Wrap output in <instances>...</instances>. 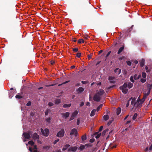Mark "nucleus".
Here are the masks:
<instances>
[{"label": "nucleus", "mask_w": 152, "mask_h": 152, "mask_svg": "<svg viewBox=\"0 0 152 152\" xmlns=\"http://www.w3.org/2000/svg\"><path fill=\"white\" fill-rule=\"evenodd\" d=\"M69 114L70 113L69 112H66L64 113H62L61 115L63 117L66 119L69 117Z\"/></svg>", "instance_id": "obj_10"}, {"label": "nucleus", "mask_w": 152, "mask_h": 152, "mask_svg": "<svg viewBox=\"0 0 152 152\" xmlns=\"http://www.w3.org/2000/svg\"><path fill=\"white\" fill-rule=\"evenodd\" d=\"M140 81H141L142 83H145L146 81V80L145 79H143V78H141V79H140Z\"/></svg>", "instance_id": "obj_42"}, {"label": "nucleus", "mask_w": 152, "mask_h": 152, "mask_svg": "<svg viewBox=\"0 0 152 152\" xmlns=\"http://www.w3.org/2000/svg\"><path fill=\"white\" fill-rule=\"evenodd\" d=\"M50 63L52 65H53L54 63V62L53 61H50Z\"/></svg>", "instance_id": "obj_63"}, {"label": "nucleus", "mask_w": 152, "mask_h": 152, "mask_svg": "<svg viewBox=\"0 0 152 152\" xmlns=\"http://www.w3.org/2000/svg\"><path fill=\"white\" fill-rule=\"evenodd\" d=\"M104 93V91L103 89H100L97 93V94L100 96L102 95Z\"/></svg>", "instance_id": "obj_12"}, {"label": "nucleus", "mask_w": 152, "mask_h": 152, "mask_svg": "<svg viewBox=\"0 0 152 152\" xmlns=\"http://www.w3.org/2000/svg\"><path fill=\"white\" fill-rule=\"evenodd\" d=\"M23 135L26 139H28L30 138V134L28 133L24 132L23 133Z\"/></svg>", "instance_id": "obj_8"}, {"label": "nucleus", "mask_w": 152, "mask_h": 152, "mask_svg": "<svg viewBox=\"0 0 152 152\" xmlns=\"http://www.w3.org/2000/svg\"><path fill=\"white\" fill-rule=\"evenodd\" d=\"M99 132H96L94 134V135L96 136L95 138L96 139L99 138L101 135V133H99Z\"/></svg>", "instance_id": "obj_15"}, {"label": "nucleus", "mask_w": 152, "mask_h": 152, "mask_svg": "<svg viewBox=\"0 0 152 152\" xmlns=\"http://www.w3.org/2000/svg\"><path fill=\"white\" fill-rule=\"evenodd\" d=\"M147 74L145 72H143L142 73V76L143 78H145L146 77Z\"/></svg>", "instance_id": "obj_27"}, {"label": "nucleus", "mask_w": 152, "mask_h": 152, "mask_svg": "<svg viewBox=\"0 0 152 152\" xmlns=\"http://www.w3.org/2000/svg\"><path fill=\"white\" fill-rule=\"evenodd\" d=\"M111 51H110L107 53V55L106 56V58H107L110 55V54L111 53Z\"/></svg>", "instance_id": "obj_56"}, {"label": "nucleus", "mask_w": 152, "mask_h": 152, "mask_svg": "<svg viewBox=\"0 0 152 152\" xmlns=\"http://www.w3.org/2000/svg\"><path fill=\"white\" fill-rule=\"evenodd\" d=\"M41 131L43 135L47 137L48 136L49 134V131L48 129H45L44 130L43 129H41Z\"/></svg>", "instance_id": "obj_2"}, {"label": "nucleus", "mask_w": 152, "mask_h": 152, "mask_svg": "<svg viewBox=\"0 0 152 152\" xmlns=\"http://www.w3.org/2000/svg\"><path fill=\"white\" fill-rule=\"evenodd\" d=\"M77 130L75 128L71 130V132L70 134L71 135L74 134L75 137H76L77 136Z\"/></svg>", "instance_id": "obj_4"}, {"label": "nucleus", "mask_w": 152, "mask_h": 152, "mask_svg": "<svg viewBox=\"0 0 152 152\" xmlns=\"http://www.w3.org/2000/svg\"><path fill=\"white\" fill-rule=\"evenodd\" d=\"M51 118V117H49L48 118H46L45 119V121L48 123H50V122Z\"/></svg>", "instance_id": "obj_36"}, {"label": "nucleus", "mask_w": 152, "mask_h": 152, "mask_svg": "<svg viewBox=\"0 0 152 152\" xmlns=\"http://www.w3.org/2000/svg\"><path fill=\"white\" fill-rule=\"evenodd\" d=\"M152 82L151 81H150L147 85V88H148V91H149L150 92V91L152 88Z\"/></svg>", "instance_id": "obj_11"}, {"label": "nucleus", "mask_w": 152, "mask_h": 152, "mask_svg": "<svg viewBox=\"0 0 152 152\" xmlns=\"http://www.w3.org/2000/svg\"><path fill=\"white\" fill-rule=\"evenodd\" d=\"M81 55V53H77L76 56L78 58H80Z\"/></svg>", "instance_id": "obj_44"}, {"label": "nucleus", "mask_w": 152, "mask_h": 152, "mask_svg": "<svg viewBox=\"0 0 152 152\" xmlns=\"http://www.w3.org/2000/svg\"><path fill=\"white\" fill-rule=\"evenodd\" d=\"M133 77L134 80H137V77L136 74H135Z\"/></svg>", "instance_id": "obj_48"}, {"label": "nucleus", "mask_w": 152, "mask_h": 152, "mask_svg": "<svg viewBox=\"0 0 152 152\" xmlns=\"http://www.w3.org/2000/svg\"><path fill=\"white\" fill-rule=\"evenodd\" d=\"M145 98L143 97V98L141 99V102H142V103L145 101Z\"/></svg>", "instance_id": "obj_53"}, {"label": "nucleus", "mask_w": 152, "mask_h": 152, "mask_svg": "<svg viewBox=\"0 0 152 152\" xmlns=\"http://www.w3.org/2000/svg\"><path fill=\"white\" fill-rule=\"evenodd\" d=\"M50 109H47L45 111V116H47L48 114V113L49 111H50Z\"/></svg>", "instance_id": "obj_32"}, {"label": "nucleus", "mask_w": 152, "mask_h": 152, "mask_svg": "<svg viewBox=\"0 0 152 152\" xmlns=\"http://www.w3.org/2000/svg\"><path fill=\"white\" fill-rule=\"evenodd\" d=\"M31 102L30 101L28 102L26 104V105L28 106H29L31 105Z\"/></svg>", "instance_id": "obj_54"}, {"label": "nucleus", "mask_w": 152, "mask_h": 152, "mask_svg": "<svg viewBox=\"0 0 152 152\" xmlns=\"http://www.w3.org/2000/svg\"><path fill=\"white\" fill-rule=\"evenodd\" d=\"M84 104V103L83 102H80V107H82L83 106Z\"/></svg>", "instance_id": "obj_58"}, {"label": "nucleus", "mask_w": 152, "mask_h": 152, "mask_svg": "<svg viewBox=\"0 0 152 152\" xmlns=\"http://www.w3.org/2000/svg\"><path fill=\"white\" fill-rule=\"evenodd\" d=\"M84 37L85 39H88L89 38V37L87 35H86Z\"/></svg>", "instance_id": "obj_57"}, {"label": "nucleus", "mask_w": 152, "mask_h": 152, "mask_svg": "<svg viewBox=\"0 0 152 152\" xmlns=\"http://www.w3.org/2000/svg\"><path fill=\"white\" fill-rule=\"evenodd\" d=\"M86 135L85 134L84 135H83L81 137V139L83 141H84L86 140Z\"/></svg>", "instance_id": "obj_29"}, {"label": "nucleus", "mask_w": 152, "mask_h": 152, "mask_svg": "<svg viewBox=\"0 0 152 152\" xmlns=\"http://www.w3.org/2000/svg\"><path fill=\"white\" fill-rule=\"evenodd\" d=\"M71 104H64L63 105V107L64 108H66V107H69L71 106Z\"/></svg>", "instance_id": "obj_26"}, {"label": "nucleus", "mask_w": 152, "mask_h": 152, "mask_svg": "<svg viewBox=\"0 0 152 152\" xmlns=\"http://www.w3.org/2000/svg\"><path fill=\"white\" fill-rule=\"evenodd\" d=\"M142 102H136V108H137L138 109L140 108L142 106Z\"/></svg>", "instance_id": "obj_13"}, {"label": "nucleus", "mask_w": 152, "mask_h": 152, "mask_svg": "<svg viewBox=\"0 0 152 152\" xmlns=\"http://www.w3.org/2000/svg\"><path fill=\"white\" fill-rule=\"evenodd\" d=\"M133 77L132 76H131L130 77V80L132 83L134 82V80L133 79Z\"/></svg>", "instance_id": "obj_40"}, {"label": "nucleus", "mask_w": 152, "mask_h": 152, "mask_svg": "<svg viewBox=\"0 0 152 152\" xmlns=\"http://www.w3.org/2000/svg\"><path fill=\"white\" fill-rule=\"evenodd\" d=\"M113 120H110L107 123V125L108 126H109L111 123L113 121Z\"/></svg>", "instance_id": "obj_41"}, {"label": "nucleus", "mask_w": 152, "mask_h": 152, "mask_svg": "<svg viewBox=\"0 0 152 152\" xmlns=\"http://www.w3.org/2000/svg\"><path fill=\"white\" fill-rule=\"evenodd\" d=\"M50 147L49 146H44L43 147V148L48 150L50 148Z\"/></svg>", "instance_id": "obj_38"}, {"label": "nucleus", "mask_w": 152, "mask_h": 152, "mask_svg": "<svg viewBox=\"0 0 152 152\" xmlns=\"http://www.w3.org/2000/svg\"><path fill=\"white\" fill-rule=\"evenodd\" d=\"M59 140V139H57V140H55L53 142V144H56L58 142Z\"/></svg>", "instance_id": "obj_45"}, {"label": "nucleus", "mask_w": 152, "mask_h": 152, "mask_svg": "<svg viewBox=\"0 0 152 152\" xmlns=\"http://www.w3.org/2000/svg\"><path fill=\"white\" fill-rule=\"evenodd\" d=\"M15 97L17 99H20L22 98L23 97L21 96L17 95L15 96Z\"/></svg>", "instance_id": "obj_39"}, {"label": "nucleus", "mask_w": 152, "mask_h": 152, "mask_svg": "<svg viewBox=\"0 0 152 152\" xmlns=\"http://www.w3.org/2000/svg\"><path fill=\"white\" fill-rule=\"evenodd\" d=\"M77 114L78 112L77 110H76L73 113L72 115H73V116H74L75 117L77 115Z\"/></svg>", "instance_id": "obj_30"}, {"label": "nucleus", "mask_w": 152, "mask_h": 152, "mask_svg": "<svg viewBox=\"0 0 152 152\" xmlns=\"http://www.w3.org/2000/svg\"><path fill=\"white\" fill-rule=\"evenodd\" d=\"M108 131H109L108 129H107L105 130H104L102 134V136H104L106 134V133L107 132H108Z\"/></svg>", "instance_id": "obj_21"}, {"label": "nucleus", "mask_w": 152, "mask_h": 152, "mask_svg": "<svg viewBox=\"0 0 152 152\" xmlns=\"http://www.w3.org/2000/svg\"><path fill=\"white\" fill-rule=\"evenodd\" d=\"M77 150V148L76 147H71L68 149L69 151H71L73 152H75Z\"/></svg>", "instance_id": "obj_16"}, {"label": "nucleus", "mask_w": 152, "mask_h": 152, "mask_svg": "<svg viewBox=\"0 0 152 152\" xmlns=\"http://www.w3.org/2000/svg\"><path fill=\"white\" fill-rule=\"evenodd\" d=\"M137 113H135L132 117L133 120H134L137 118Z\"/></svg>", "instance_id": "obj_31"}, {"label": "nucleus", "mask_w": 152, "mask_h": 152, "mask_svg": "<svg viewBox=\"0 0 152 152\" xmlns=\"http://www.w3.org/2000/svg\"><path fill=\"white\" fill-rule=\"evenodd\" d=\"M96 111V110L95 109L93 110L91 113L90 116L91 117L94 116L95 115V112Z\"/></svg>", "instance_id": "obj_19"}, {"label": "nucleus", "mask_w": 152, "mask_h": 152, "mask_svg": "<svg viewBox=\"0 0 152 152\" xmlns=\"http://www.w3.org/2000/svg\"><path fill=\"white\" fill-rule=\"evenodd\" d=\"M121 112V108L120 107H118L117 109L116 113L117 115H119Z\"/></svg>", "instance_id": "obj_23"}, {"label": "nucleus", "mask_w": 152, "mask_h": 152, "mask_svg": "<svg viewBox=\"0 0 152 152\" xmlns=\"http://www.w3.org/2000/svg\"><path fill=\"white\" fill-rule=\"evenodd\" d=\"M84 90V89L82 87H80L76 90V91L77 94L81 93Z\"/></svg>", "instance_id": "obj_6"}, {"label": "nucleus", "mask_w": 152, "mask_h": 152, "mask_svg": "<svg viewBox=\"0 0 152 152\" xmlns=\"http://www.w3.org/2000/svg\"><path fill=\"white\" fill-rule=\"evenodd\" d=\"M109 118V116L108 115H105L103 116L104 119L106 121Z\"/></svg>", "instance_id": "obj_25"}, {"label": "nucleus", "mask_w": 152, "mask_h": 152, "mask_svg": "<svg viewBox=\"0 0 152 152\" xmlns=\"http://www.w3.org/2000/svg\"><path fill=\"white\" fill-rule=\"evenodd\" d=\"M145 59H142V60L140 62V66L141 67H143L144 66L145 64Z\"/></svg>", "instance_id": "obj_17"}, {"label": "nucleus", "mask_w": 152, "mask_h": 152, "mask_svg": "<svg viewBox=\"0 0 152 152\" xmlns=\"http://www.w3.org/2000/svg\"><path fill=\"white\" fill-rule=\"evenodd\" d=\"M150 93V92L149 91H148L147 93H144V94L143 97L146 99L147 96Z\"/></svg>", "instance_id": "obj_24"}, {"label": "nucleus", "mask_w": 152, "mask_h": 152, "mask_svg": "<svg viewBox=\"0 0 152 152\" xmlns=\"http://www.w3.org/2000/svg\"><path fill=\"white\" fill-rule=\"evenodd\" d=\"M70 146V145L68 144H66L64 146V147L63 148L62 150L64 151L66 150Z\"/></svg>", "instance_id": "obj_20"}, {"label": "nucleus", "mask_w": 152, "mask_h": 152, "mask_svg": "<svg viewBox=\"0 0 152 152\" xmlns=\"http://www.w3.org/2000/svg\"><path fill=\"white\" fill-rule=\"evenodd\" d=\"M118 68H116V69H115L114 70V72H115V73H116L117 72V71H118Z\"/></svg>", "instance_id": "obj_62"}, {"label": "nucleus", "mask_w": 152, "mask_h": 152, "mask_svg": "<svg viewBox=\"0 0 152 152\" xmlns=\"http://www.w3.org/2000/svg\"><path fill=\"white\" fill-rule=\"evenodd\" d=\"M127 84L124 83L123 86L120 87V89L124 94H126L127 92L128 89L127 88Z\"/></svg>", "instance_id": "obj_1"}, {"label": "nucleus", "mask_w": 152, "mask_h": 152, "mask_svg": "<svg viewBox=\"0 0 152 152\" xmlns=\"http://www.w3.org/2000/svg\"><path fill=\"white\" fill-rule=\"evenodd\" d=\"M92 54L91 55H88V59H90L92 57Z\"/></svg>", "instance_id": "obj_61"}, {"label": "nucleus", "mask_w": 152, "mask_h": 152, "mask_svg": "<svg viewBox=\"0 0 152 152\" xmlns=\"http://www.w3.org/2000/svg\"><path fill=\"white\" fill-rule=\"evenodd\" d=\"M114 77H109L108 78V80L110 81V83H114Z\"/></svg>", "instance_id": "obj_14"}, {"label": "nucleus", "mask_w": 152, "mask_h": 152, "mask_svg": "<svg viewBox=\"0 0 152 152\" xmlns=\"http://www.w3.org/2000/svg\"><path fill=\"white\" fill-rule=\"evenodd\" d=\"M132 97H131L130 98L128 101L127 103L126 104V107H128L129 104V102L131 100Z\"/></svg>", "instance_id": "obj_34"}, {"label": "nucleus", "mask_w": 152, "mask_h": 152, "mask_svg": "<svg viewBox=\"0 0 152 152\" xmlns=\"http://www.w3.org/2000/svg\"><path fill=\"white\" fill-rule=\"evenodd\" d=\"M95 140L94 138H92L90 139L89 141L91 142H93L95 141Z\"/></svg>", "instance_id": "obj_49"}, {"label": "nucleus", "mask_w": 152, "mask_h": 152, "mask_svg": "<svg viewBox=\"0 0 152 152\" xmlns=\"http://www.w3.org/2000/svg\"><path fill=\"white\" fill-rule=\"evenodd\" d=\"M103 106V104H100L97 108L96 109V111H98Z\"/></svg>", "instance_id": "obj_33"}, {"label": "nucleus", "mask_w": 152, "mask_h": 152, "mask_svg": "<svg viewBox=\"0 0 152 152\" xmlns=\"http://www.w3.org/2000/svg\"><path fill=\"white\" fill-rule=\"evenodd\" d=\"M61 100L59 99H56L55 100V103L56 104H58L61 103Z\"/></svg>", "instance_id": "obj_28"}, {"label": "nucleus", "mask_w": 152, "mask_h": 152, "mask_svg": "<svg viewBox=\"0 0 152 152\" xmlns=\"http://www.w3.org/2000/svg\"><path fill=\"white\" fill-rule=\"evenodd\" d=\"M136 102H141V99L139 97L137 100L136 101Z\"/></svg>", "instance_id": "obj_60"}, {"label": "nucleus", "mask_w": 152, "mask_h": 152, "mask_svg": "<svg viewBox=\"0 0 152 152\" xmlns=\"http://www.w3.org/2000/svg\"><path fill=\"white\" fill-rule=\"evenodd\" d=\"M84 41L83 39H79L78 42L79 43H84Z\"/></svg>", "instance_id": "obj_35"}, {"label": "nucleus", "mask_w": 152, "mask_h": 152, "mask_svg": "<svg viewBox=\"0 0 152 152\" xmlns=\"http://www.w3.org/2000/svg\"><path fill=\"white\" fill-rule=\"evenodd\" d=\"M88 81H82L81 83L83 84H87L88 83Z\"/></svg>", "instance_id": "obj_46"}, {"label": "nucleus", "mask_w": 152, "mask_h": 152, "mask_svg": "<svg viewBox=\"0 0 152 152\" xmlns=\"http://www.w3.org/2000/svg\"><path fill=\"white\" fill-rule=\"evenodd\" d=\"M126 63L128 65L130 66L131 65L132 63L131 62L129 61H126Z\"/></svg>", "instance_id": "obj_51"}, {"label": "nucleus", "mask_w": 152, "mask_h": 152, "mask_svg": "<svg viewBox=\"0 0 152 152\" xmlns=\"http://www.w3.org/2000/svg\"><path fill=\"white\" fill-rule=\"evenodd\" d=\"M85 148L84 146L83 145H82L80 147V148L81 150H83Z\"/></svg>", "instance_id": "obj_47"}, {"label": "nucleus", "mask_w": 152, "mask_h": 152, "mask_svg": "<svg viewBox=\"0 0 152 152\" xmlns=\"http://www.w3.org/2000/svg\"><path fill=\"white\" fill-rule=\"evenodd\" d=\"M55 85V84H52L50 85H45V86L49 87V86H54Z\"/></svg>", "instance_id": "obj_59"}, {"label": "nucleus", "mask_w": 152, "mask_h": 152, "mask_svg": "<svg viewBox=\"0 0 152 152\" xmlns=\"http://www.w3.org/2000/svg\"><path fill=\"white\" fill-rule=\"evenodd\" d=\"M103 126H101L100 127L99 129V132H100L102 131V129L103 128Z\"/></svg>", "instance_id": "obj_52"}, {"label": "nucleus", "mask_w": 152, "mask_h": 152, "mask_svg": "<svg viewBox=\"0 0 152 152\" xmlns=\"http://www.w3.org/2000/svg\"><path fill=\"white\" fill-rule=\"evenodd\" d=\"M28 143L29 144L31 145H34V142L33 141L31 140V141H29L28 142Z\"/></svg>", "instance_id": "obj_37"}, {"label": "nucleus", "mask_w": 152, "mask_h": 152, "mask_svg": "<svg viewBox=\"0 0 152 152\" xmlns=\"http://www.w3.org/2000/svg\"><path fill=\"white\" fill-rule=\"evenodd\" d=\"M100 96L96 94L94 95L93 99L95 101L99 102L100 100Z\"/></svg>", "instance_id": "obj_5"}, {"label": "nucleus", "mask_w": 152, "mask_h": 152, "mask_svg": "<svg viewBox=\"0 0 152 152\" xmlns=\"http://www.w3.org/2000/svg\"><path fill=\"white\" fill-rule=\"evenodd\" d=\"M124 49V46H123L121 47L119 49L117 53L118 54H120L122 51Z\"/></svg>", "instance_id": "obj_18"}, {"label": "nucleus", "mask_w": 152, "mask_h": 152, "mask_svg": "<svg viewBox=\"0 0 152 152\" xmlns=\"http://www.w3.org/2000/svg\"><path fill=\"white\" fill-rule=\"evenodd\" d=\"M33 138L35 140H38L39 138V135L36 133H34L33 135Z\"/></svg>", "instance_id": "obj_7"}, {"label": "nucleus", "mask_w": 152, "mask_h": 152, "mask_svg": "<svg viewBox=\"0 0 152 152\" xmlns=\"http://www.w3.org/2000/svg\"><path fill=\"white\" fill-rule=\"evenodd\" d=\"M127 87L129 88H130L132 87L133 86V84L131 82L129 83L127 85Z\"/></svg>", "instance_id": "obj_22"}, {"label": "nucleus", "mask_w": 152, "mask_h": 152, "mask_svg": "<svg viewBox=\"0 0 152 152\" xmlns=\"http://www.w3.org/2000/svg\"><path fill=\"white\" fill-rule=\"evenodd\" d=\"M132 101L131 103V104L133 105L134 106H135L136 104V98L134 97L133 98H132Z\"/></svg>", "instance_id": "obj_9"}, {"label": "nucleus", "mask_w": 152, "mask_h": 152, "mask_svg": "<svg viewBox=\"0 0 152 152\" xmlns=\"http://www.w3.org/2000/svg\"><path fill=\"white\" fill-rule=\"evenodd\" d=\"M149 150L150 151H151L152 150V145H151L150 147Z\"/></svg>", "instance_id": "obj_64"}, {"label": "nucleus", "mask_w": 152, "mask_h": 152, "mask_svg": "<svg viewBox=\"0 0 152 152\" xmlns=\"http://www.w3.org/2000/svg\"><path fill=\"white\" fill-rule=\"evenodd\" d=\"M75 117L73 116V115H72V116H71L70 118L69 119V121H71L73 120L74 118Z\"/></svg>", "instance_id": "obj_55"}, {"label": "nucleus", "mask_w": 152, "mask_h": 152, "mask_svg": "<svg viewBox=\"0 0 152 152\" xmlns=\"http://www.w3.org/2000/svg\"><path fill=\"white\" fill-rule=\"evenodd\" d=\"M50 107H51L54 105V104L52 102H49L48 104Z\"/></svg>", "instance_id": "obj_50"}, {"label": "nucleus", "mask_w": 152, "mask_h": 152, "mask_svg": "<svg viewBox=\"0 0 152 152\" xmlns=\"http://www.w3.org/2000/svg\"><path fill=\"white\" fill-rule=\"evenodd\" d=\"M65 132L64 129H61L57 134V137H63L64 134Z\"/></svg>", "instance_id": "obj_3"}, {"label": "nucleus", "mask_w": 152, "mask_h": 152, "mask_svg": "<svg viewBox=\"0 0 152 152\" xmlns=\"http://www.w3.org/2000/svg\"><path fill=\"white\" fill-rule=\"evenodd\" d=\"M78 49L77 48H73L72 49V50L73 52H76L78 51Z\"/></svg>", "instance_id": "obj_43"}]
</instances>
